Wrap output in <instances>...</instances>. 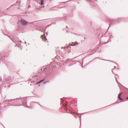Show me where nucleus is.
<instances>
[{
  "label": "nucleus",
  "instance_id": "1",
  "mask_svg": "<svg viewBox=\"0 0 128 128\" xmlns=\"http://www.w3.org/2000/svg\"><path fill=\"white\" fill-rule=\"evenodd\" d=\"M21 22L23 25H26L27 24V22L24 20L22 19L21 20Z\"/></svg>",
  "mask_w": 128,
  "mask_h": 128
},
{
  "label": "nucleus",
  "instance_id": "2",
  "mask_svg": "<svg viewBox=\"0 0 128 128\" xmlns=\"http://www.w3.org/2000/svg\"><path fill=\"white\" fill-rule=\"evenodd\" d=\"M41 37L42 38V40L44 41L45 42L47 40V39L46 37V36L44 35V34L43 35H42Z\"/></svg>",
  "mask_w": 128,
  "mask_h": 128
},
{
  "label": "nucleus",
  "instance_id": "3",
  "mask_svg": "<svg viewBox=\"0 0 128 128\" xmlns=\"http://www.w3.org/2000/svg\"><path fill=\"white\" fill-rule=\"evenodd\" d=\"M122 93H121L118 96V98L120 100H122L123 99L121 98L120 96L122 94Z\"/></svg>",
  "mask_w": 128,
  "mask_h": 128
},
{
  "label": "nucleus",
  "instance_id": "4",
  "mask_svg": "<svg viewBox=\"0 0 128 128\" xmlns=\"http://www.w3.org/2000/svg\"><path fill=\"white\" fill-rule=\"evenodd\" d=\"M41 5H42L44 4V0H41Z\"/></svg>",
  "mask_w": 128,
  "mask_h": 128
},
{
  "label": "nucleus",
  "instance_id": "5",
  "mask_svg": "<svg viewBox=\"0 0 128 128\" xmlns=\"http://www.w3.org/2000/svg\"><path fill=\"white\" fill-rule=\"evenodd\" d=\"M44 79H43L41 80H40V82H37L36 83V84H39V83H40V82L44 81Z\"/></svg>",
  "mask_w": 128,
  "mask_h": 128
},
{
  "label": "nucleus",
  "instance_id": "6",
  "mask_svg": "<svg viewBox=\"0 0 128 128\" xmlns=\"http://www.w3.org/2000/svg\"><path fill=\"white\" fill-rule=\"evenodd\" d=\"M13 41L14 42L16 43H17L18 42V41L16 40V41H14V40H13Z\"/></svg>",
  "mask_w": 128,
  "mask_h": 128
},
{
  "label": "nucleus",
  "instance_id": "7",
  "mask_svg": "<svg viewBox=\"0 0 128 128\" xmlns=\"http://www.w3.org/2000/svg\"><path fill=\"white\" fill-rule=\"evenodd\" d=\"M46 82H44V84H45Z\"/></svg>",
  "mask_w": 128,
  "mask_h": 128
},
{
  "label": "nucleus",
  "instance_id": "8",
  "mask_svg": "<svg viewBox=\"0 0 128 128\" xmlns=\"http://www.w3.org/2000/svg\"><path fill=\"white\" fill-rule=\"evenodd\" d=\"M47 69V68H46L44 69V70H45V69Z\"/></svg>",
  "mask_w": 128,
  "mask_h": 128
},
{
  "label": "nucleus",
  "instance_id": "9",
  "mask_svg": "<svg viewBox=\"0 0 128 128\" xmlns=\"http://www.w3.org/2000/svg\"><path fill=\"white\" fill-rule=\"evenodd\" d=\"M126 98L127 100H128V96L127 98Z\"/></svg>",
  "mask_w": 128,
  "mask_h": 128
},
{
  "label": "nucleus",
  "instance_id": "10",
  "mask_svg": "<svg viewBox=\"0 0 128 128\" xmlns=\"http://www.w3.org/2000/svg\"><path fill=\"white\" fill-rule=\"evenodd\" d=\"M116 66H114V68H116Z\"/></svg>",
  "mask_w": 128,
  "mask_h": 128
},
{
  "label": "nucleus",
  "instance_id": "11",
  "mask_svg": "<svg viewBox=\"0 0 128 128\" xmlns=\"http://www.w3.org/2000/svg\"><path fill=\"white\" fill-rule=\"evenodd\" d=\"M25 44H26V42H25Z\"/></svg>",
  "mask_w": 128,
  "mask_h": 128
},
{
  "label": "nucleus",
  "instance_id": "12",
  "mask_svg": "<svg viewBox=\"0 0 128 128\" xmlns=\"http://www.w3.org/2000/svg\"><path fill=\"white\" fill-rule=\"evenodd\" d=\"M65 106H66V105H65Z\"/></svg>",
  "mask_w": 128,
  "mask_h": 128
}]
</instances>
